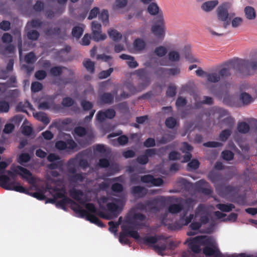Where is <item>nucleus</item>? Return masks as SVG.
I'll return each instance as SVG.
<instances>
[{
    "mask_svg": "<svg viewBox=\"0 0 257 257\" xmlns=\"http://www.w3.org/2000/svg\"><path fill=\"white\" fill-rule=\"evenodd\" d=\"M229 65L243 76L252 75L257 70V61L236 59L229 60Z\"/></svg>",
    "mask_w": 257,
    "mask_h": 257,
    "instance_id": "f257e3e1",
    "label": "nucleus"
},
{
    "mask_svg": "<svg viewBox=\"0 0 257 257\" xmlns=\"http://www.w3.org/2000/svg\"><path fill=\"white\" fill-rule=\"evenodd\" d=\"M168 237L163 235H156L142 237L140 242L152 246L159 255L164 256V252L167 249V240Z\"/></svg>",
    "mask_w": 257,
    "mask_h": 257,
    "instance_id": "f03ea898",
    "label": "nucleus"
},
{
    "mask_svg": "<svg viewBox=\"0 0 257 257\" xmlns=\"http://www.w3.org/2000/svg\"><path fill=\"white\" fill-rule=\"evenodd\" d=\"M11 171H7L9 177L16 181L17 175H20L22 178L26 180L30 184L35 186L37 183L36 178L33 176L32 173L27 169L21 166H11Z\"/></svg>",
    "mask_w": 257,
    "mask_h": 257,
    "instance_id": "7ed1b4c3",
    "label": "nucleus"
},
{
    "mask_svg": "<svg viewBox=\"0 0 257 257\" xmlns=\"http://www.w3.org/2000/svg\"><path fill=\"white\" fill-rule=\"evenodd\" d=\"M106 207L107 210L110 213L106 214L98 210L94 204L92 203H87L85 205V208L87 210L107 220L112 219L113 217H116L119 214L118 206L116 203L113 202L108 203L106 205Z\"/></svg>",
    "mask_w": 257,
    "mask_h": 257,
    "instance_id": "20e7f679",
    "label": "nucleus"
},
{
    "mask_svg": "<svg viewBox=\"0 0 257 257\" xmlns=\"http://www.w3.org/2000/svg\"><path fill=\"white\" fill-rule=\"evenodd\" d=\"M225 65L227 66L226 67H223L207 73L206 77L208 81L216 83L222 79L230 76L231 75L230 69L233 67L229 65V61L225 64Z\"/></svg>",
    "mask_w": 257,
    "mask_h": 257,
    "instance_id": "39448f33",
    "label": "nucleus"
},
{
    "mask_svg": "<svg viewBox=\"0 0 257 257\" xmlns=\"http://www.w3.org/2000/svg\"><path fill=\"white\" fill-rule=\"evenodd\" d=\"M154 24L151 31L158 38L163 39L165 35V24L163 13H159L154 19Z\"/></svg>",
    "mask_w": 257,
    "mask_h": 257,
    "instance_id": "423d86ee",
    "label": "nucleus"
},
{
    "mask_svg": "<svg viewBox=\"0 0 257 257\" xmlns=\"http://www.w3.org/2000/svg\"><path fill=\"white\" fill-rule=\"evenodd\" d=\"M204 240H206L208 243L206 244H202L204 246L203 249V253L206 256L217 257L220 251L214 240L211 237L205 235H204Z\"/></svg>",
    "mask_w": 257,
    "mask_h": 257,
    "instance_id": "0eeeda50",
    "label": "nucleus"
},
{
    "mask_svg": "<svg viewBox=\"0 0 257 257\" xmlns=\"http://www.w3.org/2000/svg\"><path fill=\"white\" fill-rule=\"evenodd\" d=\"M230 5L225 3L219 6L217 8V16L219 20L224 22L223 27L226 28L230 24V19H228V9Z\"/></svg>",
    "mask_w": 257,
    "mask_h": 257,
    "instance_id": "6e6552de",
    "label": "nucleus"
},
{
    "mask_svg": "<svg viewBox=\"0 0 257 257\" xmlns=\"http://www.w3.org/2000/svg\"><path fill=\"white\" fill-rule=\"evenodd\" d=\"M125 222L128 224L127 225H123L121 226V230L127 235L136 240H139L140 242V235L139 232L136 230H134V229L137 228V223L134 220H126Z\"/></svg>",
    "mask_w": 257,
    "mask_h": 257,
    "instance_id": "1a4fd4ad",
    "label": "nucleus"
},
{
    "mask_svg": "<svg viewBox=\"0 0 257 257\" xmlns=\"http://www.w3.org/2000/svg\"><path fill=\"white\" fill-rule=\"evenodd\" d=\"M92 39L95 42L104 40L106 36L101 33V25L97 21H93L91 23Z\"/></svg>",
    "mask_w": 257,
    "mask_h": 257,
    "instance_id": "9d476101",
    "label": "nucleus"
},
{
    "mask_svg": "<svg viewBox=\"0 0 257 257\" xmlns=\"http://www.w3.org/2000/svg\"><path fill=\"white\" fill-rule=\"evenodd\" d=\"M136 74L139 79L143 81L138 85L139 91H142L150 84L151 82L150 78L148 77L147 70L145 68L137 70Z\"/></svg>",
    "mask_w": 257,
    "mask_h": 257,
    "instance_id": "9b49d317",
    "label": "nucleus"
},
{
    "mask_svg": "<svg viewBox=\"0 0 257 257\" xmlns=\"http://www.w3.org/2000/svg\"><path fill=\"white\" fill-rule=\"evenodd\" d=\"M74 212L79 214L82 218H85L86 219L91 223H94L95 222L98 221V217L95 216V214L91 212L88 210H86L82 209L81 206H78L75 208Z\"/></svg>",
    "mask_w": 257,
    "mask_h": 257,
    "instance_id": "f8f14e48",
    "label": "nucleus"
},
{
    "mask_svg": "<svg viewBox=\"0 0 257 257\" xmlns=\"http://www.w3.org/2000/svg\"><path fill=\"white\" fill-rule=\"evenodd\" d=\"M69 194L73 199L80 204L85 206L87 204V199L86 197H83L84 193L82 190L73 188L70 190Z\"/></svg>",
    "mask_w": 257,
    "mask_h": 257,
    "instance_id": "ddd939ff",
    "label": "nucleus"
},
{
    "mask_svg": "<svg viewBox=\"0 0 257 257\" xmlns=\"http://www.w3.org/2000/svg\"><path fill=\"white\" fill-rule=\"evenodd\" d=\"M67 204H70L71 205V209L74 211L75 208H76L78 206H80L76 202L68 197H64V198H62L61 200L56 203V206L57 207L60 208L64 210H66V205Z\"/></svg>",
    "mask_w": 257,
    "mask_h": 257,
    "instance_id": "4468645a",
    "label": "nucleus"
},
{
    "mask_svg": "<svg viewBox=\"0 0 257 257\" xmlns=\"http://www.w3.org/2000/svg\"><path fill=\"white\" fill-rule=\"evenodd\" d=\"M141 181L145 183H150L155 186H160L163 184V180L161 178H155L153 175H145L141 177Z\"/></svg>",
    "mask_w": 257,
    "mask_h": 257,
    "instance_id": "2eb2a0df",
    "label": "nucleus"
},
{
    "mask_svg": "<svg viewBox=\"0 0 257 257\" xmlns=\"http://www.w3.org/2000/svg\"><path fill=\"white\" fill-rule=\"evenodd\" d=\"M131 193L136 198H143L148 193L147 189L141 186H135L131 188Z\"/></svg>",
    "mask_w": 257,
    "mask_h": 257,
    "instance_id": "dca6fc26",
    "label": "nucleus"
},
{
    "mask_svg": "<svg viewBox=\"0 0 257 257\" xmlns=\"http://www.w3.org/2000/svg\"><path fill=\"white\" fill-rule=\"evenodd\" d=\"M117 93V91L114 90L112 93L104 92L99 97V101L100 104H111L113 102L114 96Z\"/></svg>",
    "mask_w": 257,
    "mask_h": 257,
    "instance_id": "f3484780",
    "label": "nucleus"
},
{
    "mask_svg": "<svg viewBox=\"0 0 257 257\" xmlns=\"http://www.w3.org/2000/svg\"><path fill=\"white\" fill-rule=\"evenodd\" d=\"M163 197H156L151 200L146 201L147 210L148 211H154L156 212L160 211V208L158 206L159 202L162 201Z\"/></svg>",
    "mask_w": 257,
    "mask_h": 257,
    "instance_id": "a211bd4d",
    "label": "nucleus"
},
{
    "mask_svg": "<svg viewBox=\"0 0 257 257\" xmlns=\"http://www.w3.org/2000/svg\"><path fill=\"white\" fill-rule=\"evenodd\" d=\"M45 34L47 36H58L59 38L61 39H65L66 37V32L61 33V29L59 27H55L54 28H49L45 30Z\"/></svg>",
    "mask_w": 257,
    "mask_h": 257,
    "instance_id": "6ab92c4d",
    "label": "nucleus"
},
{
    "mask_svg": "<svg viewBox=\"0 0 257 257\" xmlns=\"http://www.w3.org/2000/svg\"><path fill=\"white\" fill-rule=\"evenodd\" d=\"M205 208L203 205L199 204L195 210V214L196 216L201 215L200 218V223L202 224H206L209 221V217L207 214L204 215Z\"/></svg>",
    "mask_w": 257,
    "mask_h": 257,
    "instance_id": "aec40b11",
    "label": "nucleus"
},
{
    "mask_svg": "<svg viewBox=\"0 0 257 257\" xmlns=\"http://www.w3.org/2000/svg\"><path fill=\"white\" fill-rule=\"evenodd\" d=\"M69 74L70 76L68 78L59 77L55 83L58 85H65L68 84H72L75 82L74 79V73L71 70H68Z\"/></svg>",
    "mask_w": 257,
    "mask_h": 257,
    "instance_id": "412c9836",
    "label": "nucleus"
},
{
    "mask_svg": "<svg viewBox=\"0 0 257 257\" xmlns=\"http://www.w3.org/2000/svg\"><path fill=\"white\" fill-rule=\"evenodd\" d=\"M10 187L11 189H9V190H14L16 192L24 193L27 195L30 194L29 189H27L24 187L18 182L12 181Z\"/></svg>",
    "mask_w": 257,
    "mask_h": 257,
    "instance_id": "4be33fe9",
    "label": "nucleus"
},
{
    "mask_svg": "<svg viewBox=\"0 0 257 257\" xmlns=\"http://www.w3.org/2000/svg\"><path fill=\"white\" fill-rule=\"evenodd\" d=\"M208 178L212 183L215 184L223 180V176L221 173L212 170L208 173Z\"/></svg>",
    "mask_w": 257,
    "mask_h": 257,
    "instance_id": "5701e85b",
    "label": "nucleus"
},
{
    "mask_svg": "<svg viewBox=\"0 0 257 257\" xmlns=\"http://www.w3.org/2000/svg\"><path fill=\"white\" fill-rule=\"evenodd\" d=\"M194 98L195 101L194 103V106L196 109L201 108L203 104L211 105L213 103L212 98L210 96H204V99L202 101L197 100V97H195Z\"/></svg>",
    "mask_w": 257,
    "mask_h": 257,
    "instance_id": "b1692460",
    "label": "nucleus"
},
{
    "mask_svg": "<svg viewBox=\"0 0 257 257\" xmlns=\"http://www.w3.org/2000/svg\"><path fill=\"white\" fill-rule=\"evenodd\" d=\"M217 0L209 1L203 3L201 8L206 12H209L213 10L218 4Z\"/></svg>",
    "mask_w": 257,
    "mask_h": 257,
    "instance_id": "393cba45",
    "label": "nucleus"
},
{
    "mask_svg": "<svg viewBox=\"0 0 257 257\" xmlns=\"http://www.w3.org/2000/svg\"><path fill=\"white\" fill-rule=\"evenodd\" d=\"M119 57L122 60H128L127 64L131 68H135L139 65L138 62L135 60L134 57L132 56L122 54L120 55Z\"/></svg>",
    "mask_w": 257,
    "mask_h": 257,
    "instance_id": "a878e982",
    "label": "nucleus"
},
{
    "mask_svg": "<svg viewBox=\"0 0 257 257\" xmlns=\"http://www.w3.org/2000/svg\"><path fill=\"white\" fill-rule=\"evenodd\" d=\"M11 182H10V178L3 174L0 175V186L4 189L9 190L11 189L10 186Z\"/></svg>",
    "mask_w": 257,
    "mask_h": 257,
    "instance_id": "bb28decb",
    "label": "nucleus"
},
{
    "mask_svg": "<svg viewBox=\"0 0 257 257\" xmlns=\"http://www.w3.org/2000/svg\"><path fill=\"white\" fill-rule=\"evenodd\" d=\"M157 74L168 73L170 75H175L180 73V69L178 68L166 69L162 67L159 68L156 72Z\"/></svg>",
    "mask_w": 257,
    "mask_h": 257,
    "instance_id": "cd10ccee",
    "label": "nucleus"
},
{
    "mask_svg": "<svg viewBox=\"0 0 257 257\" xmlns=\"http://www.w3.org/2000/svg\"><path fill=\"white\" fill-rule=\"evenodd\" d=\"M85 176L82 173H77L73 174L69 176V181L71 183H74L75 184L79 182H83L85 180Z\"/></svg>",
    "mask_w": 257,
    "mask_h": 257,
    "instance_id": "c85d7f7f",
    "label": "nucleus"
},
{
    "mask_svg": "<svg viewBox=\"0 0 257 257\" xmlns=\"http://www.w3.org/2000/svg\"><path fill=\"white\" fill-rule=\"evenodd\" d=\"M146 43L141 38H137L133 43L134 48L137 51H142L146 47Z\"/></svg>",
    "mask_w": 257,
    "mask_h": 257,
    "instance_id": "c756f323",
    "label": "nucleus"
},
{
    "mask_svg": "<svg viewBox=\"0 0 257 257\" xmlns=\"http://www.w3.org/2000/svg\"><path fill=\"white\" fill-rule=\"evenodd\" d=\"M14 61L13 59H10L7 64L6 69L2 70V76L0 77L1 78L5 79L8 77V73L13 71Z\"/></svg>",
    "mask_w": 257,
    "mask_h": 257,
    "instance_id": "7c9ffc66",
    "label": "nucleus"
},
{
    "mask_svg": "<svg viewBox=\"0 0 257 257\" xmlns=\"http://www.w3.org/2000/svg\"><path fill=\"white\" fill-rule=\"evenodd\" d=\"M77 162L78 160L76 158H71L67 163V170L71 175L76 172Z\"/></svg>",
    "mask_w": 257,
    "mask_h": 257,
    "instance_id": "2f4dec72",
    "label": "nucleus"
},
{
    "mask_svg": "<svg viewBox=\"0 0 257 257\" xmlns=\"http://www.w3.org/2000/svg\"><path fill=\"white\" fill-rule=\"evenodd\" d=\"M84 25L81 24V26H78L74 27L72 30V35L76 39H79L84 31Z\"/></svg>",
    "mask_w": 257,
    "mask_h": 257,
    "instance_id": "473e14b6",
    "label": "nucleus"
},
{
    "mask_svg": "<svg viewBox=\"0 0 257 257\" xmlns=\"http://www.w3.org/2000/svg\"><path fill=\"white\" fill-rule=\"evenodd\" d=\"M63 69H67V68L62 66H54L50 69V73L54 77L60 76L62 74Z\"/></svg>",
    "mask_w": 257,
    "mask_h": 257,
    "instance_id": "72a5a7b5",
    "label": "nucleus"
},
{
    "mask_svg": "<svg viewBox=\"0 0 257 257\" xmlns=\"http://www.w3.org/2000/svg\"><path fill=\"white\" fill-rule=\"evenodd\" d=\"M184 208V206L181 203L173 204L168 207V211L171 214H177L180 212Z\"/></svg>",
    "mask_w": 257,
    "mask_h": 257,
    "instance_id": "f704fd0d",
    "label": "nucleus"
},
{
    "mask_svg": "<svg viewBox=\"0 0 257 257\" xmlns=\"http://www.w3.org/2000/svg\"><path fill=\"white\" fill-rule=\"evenodd\" d=\"M216 207L222 212H228L235 208V206L230 203H219L216 205Z\"/></svg>",
    "mask_w": 257,
    "mask_h": 257,
    "instance_id": "c9c22d12",
    "label": "nucleus"
},
{
    "mask_svg": "<svg viewBox=\"0 0 257 257\" xmlns=\"http://www.w3.org/2000/svg\"><path fill=\"white\" fill-rule=\"evenodd\" d=\"M148 12L150 15L153 16L156 15L158 16L159 13H163L162 12H159V7L155 3H152L149 4L148 7Z\"/></svg>",
    "mask_w": 257,
    "mask_h": 257,
    "instance_id": "e433bc0d",
    "label": "nucleus"
},
{
    "mask_svg": "<svg viewBox=\"0 0 257 257\" xmlns=\"http://www.w3.org/2000/svg\"><path fill=\"white\" fill-rule=\"evenodd\" d=\"M244 13L246 18L248 20H253L255 18V12L254 9L252 7H246L244 8Z\"/></svg>",
    "mask_w": 257,
    "mask_h": 257,
    "instance_id": "4c0bfd02",
    "label": "nucleus"
},
{
    "mask_svg": "<svg viewBox=\"0 0 257 257\" xmlns=\"http://www.w3.org/2000/svg\"><path fill=\"white\" fill-rule=\"evenodd\" d=\"M34 116L39 120L42 122L45 125H47L50 121L47 114L43 112H37Z\"/></svg>",
    "mask_w": 257,
    "mask_h": 257,
    "instance_id": "58836bf2",
    "label": "nucleus"
},
{
    "mask_svg": "<svg viewBox=\"0 0 257 257\" xmlns=\"http://www.w3.org/2000/svg\"><path fill=\"white\" fill-rule=\"evenodd\" d=\"M187 214V211H185L181 216L180 221L182 222L183 225H187L191 222L194 218V214H190L188 216H186Z\"/></svg>",
    "mask_w": 257,
    "mask_h": 257,
    "instance_id": "ea45409f",
    "label": "nucleus"
},
{
    "mask_svg": "<svg viewBox=\"0 0 257 257\" xmlns=\"http://www.w3.org/2000/svg\"><path fill=\"white\" fill-rule=\"evenodd\" d=\"M239 99L244 105H248L253 101L251 96L246 92H242L240 95Z\"/></svg>",
    "mask_w": 257,
    "mask_h": 257,
    "instance_id": "a19ab883",
    "label": "nucleus"
},
{
    "mask_svg": "<svg viewBox=\"0 0 257 257\" xmlns=\"http://www.w3.org/2000/svg\"><path fill=\"white\" fill-rule=\"evenodd\" d=\"M108 34L109 37L114 41H118L121 39L122 37V35L121 33L114 29H109L108 31Z\"/></svg>",
    "mask_w": 257,
    "mask_h": 257,
    "instance_id": "79ce46f5",
    "label": "nucleus"
},
{
    "mask_svg": "<svg viewBox=\"0 0 257 257\" xmlns=\"http://www.w3.org/2000/svg\"><path fill=\"white\" fill-rule=\"evenodd\" d=\"M250 129L249 125L245 122H240L237 124V130L241 134L247 133Z\"/></svg>",
    "mask_w": 257,
    "mask_h": 257,
    "instance_id": "37998d69",
    "label": "nucleus"
},
{
    "mask_svg": "<svg viewBox=\"0 0 257 257\" xmlns=\"http://www.w3.org/2000/svg\"><path fill=\"white\" fill-rule=\"evenodd\" d=\"M83 64L87 70L90 73H93L94 72V63L91 61L90 59H87L84 60Z\"/></svg>",
    "mask_w": 257,
    "mask_h": 257,
    "instance_id": "c03bdc74",
    "label": "nucleus"
},
{
    "mask_svg": "<svg viewBox=\"0 0 257 257\" xmlns=\"http://www.w3.org/2000/svg\"><path fill=\"white\" fill-rule=\"evenodd\" d=\"M99 19L100 20L104 25H107L109 23V14L106 10H103L98 15Z\"/></svg>",
    "mask_w": 257,
    "mask_h": 257,
    "instance_id": "a18cd8bd",
    "label": "nucleus"
},
{
    "mask_svg": "<svg viewBox=\"0 0 257 257\" xmlns=\"http://www.w3.org/2000/svg\"><path fill=\"white\" fill-rule=\"evenodd\" d=\"M232 133L231 129H225L221 131L219 135V139L222 142H225Z\"/></svg>",
    "mask_w": 257,
    "mask_h": 257,
    "instance_id": "49530a36",
    "label": "nucleus"
},
{
    "mask_svg": "<svg viewBox=\"0 0 257 257\" xmlns=\"http://www.w3.org/2000/svg\"><path fill=\"white\" fill-rule=\"evenodd\" d=\"M87 130L81 126H76L74 129V134L79 137H83L87 134Z\"/></svg>",
    "mask_w": 257,
    "mask_h": 257,
    "instance_id": "de8ad7c7",
    "label": "nucleus"
},
{
    "mask_svg": "<svg viewBox=\"0 0 257 257\" xmlns=\"http://www.w3.org/2000/svg\"><path fill=\"white\" fill-rule=\"evenodd\" d=\"M31 159V156L28 153H22L19 157L18 162L21 164L23 165L25 163H28Z\"/></svg>",
    "mask_w": 257,
    "mask_h": 257,
    "instance_id": "09e8293b",
    "label": "nucleus"
},
{
    "mask_svg": "<svg viewBox=\"0 0 257 257\" xmlns=\"http://www.w3.org/2000/svg\"><path fill=\"white\" fill-rule=\"evenodd\" d=\"M27 35L28 39L36 41L39 38L40 34L37 30H32L28 32Z\"/></svg>",
    "mask_w": 257,
    "mask_h": 257,
    "instance_id": "8fccbe9b",
    "label": "nucleus"
},
{
    "mask_svg": "<svg viewBox=\"0 0 257 257\" xmlns=\"http://www.w3.org/2000/svg\"><path fill=\"white\" fill-rule=\"evenodd\" d=\"M165 123L168 128H173L176 125L177 120L174 117L170 116L166 118Z\"/></svg>",
    "mask_w": 257,
    "mask_h": 257,
    "instance_id": "3c124183",
    "label": "nucleus"
},
{
    "mask_svg": "<svg viewBox=\"0 0 257 257\" xmlns=\"http://www.w3.org/2000/svg\"><path fill=\"white\" fill-rule=\"evenodd\" d=\"M80 104L84 111L91 110L93 107V104L92 102L86 100H82L80 102Z\"/></svg>",
    "mask_w": 257,
    "mask_h": 257,
    "instance_id": "603ef678",
    "label": "nucleus"
},
{
    "mask_svg": "<svg viewBox=\"0 0 257 257\" xmlns=\"http://www.w3.org/2000/svg\"><path fill=\"white\" fill-rule=\"evenodd\" d=\"M169 60L172 62L178 61L180 59V55L178 52L172 51H170L168 54Z\"/></svg>",
    "mask_w": 257,
    "mask_h": 257,
    "instance_id": "864d4df0",
    "label": "nucleus"
},
{
    "mask_svg": "<svg viewBox=\"0 0 257 257\" xmlns=\"http://www.w3.org/2000/svg\"><path fill=\"white\" fill-rule=\"evenodd\" d=\"M221 155L223 159L226 161H231L234 157V154L229 150L223 151Z\"/></svg>",
    "mask_w": 257,
    "mask_h": 257,
    "instance_id": "5fc2aeb1",
    "label": "nucleus"
},
{
    "mask_svg": "<svg viewBox=\"0 0 257 257\" xmlns=\"http://www.w3.org/2000/svg\"><path fill=\"white\" fill-rule=\"evenodd\" d=\"M25 61L28 64L34 63L36 61V58L33 52H30L25 57Z\"/></svg>",
    "mask_w": 257,
    "mask_h": 257,
    "instance_id": "6e6d98bb",
    "label": "nucleus"
},
{
    "mask_svg": "<svg viewBox=\"0 0 257 257\" xmlns=\"http://www.w3.org/2000/svg\"><path fill=\"white\" fill-rule=\"evenodd\" d=\"M74 103V100L70 97H66L63 98L61 104L64 107H70Z\"/></svg>",
    "mask_w": 257,
    "mask_h": 257,
    "instance_id": "4d7b16f0",
    "label": "nucleus"
},
{
    "mask_svg": "<svg viewBox=\"0 0 257 257\" xmlns=\"http://www.w3.org/2000/svg\"><path fill=\"white\" fill-rule=\"evenodd\" d=\"M145 219H146V216L145 215H144L141 213H136L134 214L132 218H128L126 220H134L136 222V223L137 224V226L138 225H139V223L137 222V221H136L137 220L142 221L145 220Z\"/></svg>",
    "mask_w": 257,
    "mask_h": 257,
    "instance_id": "13d9d810",
    "label": "nucleus"
},
{
    "mask_svg": "<svg viewBox=\"0 0 257 257\" xmlns=\"http://www.w3.org/2000/svg\"><path fill=\"white\" fill-rule=\"evenodd\" d=\"M155 53L158 56L163 57L167 54V50L163 46H159L155 49Z\"/></svg>",
    "mask_w": 257,
    "mask_h": 257,
    "instance_id": "bf43d9fd",
    "label": "nucleus"
},
{
    "mask_svg": "<svg viewBox=\"0 0 257 257\" xmlns=\"http://www.w3.org/2000/svg\"><path fill=\"white\" fill-rule=\"evenodd\" d=\"M43 88L42 84L39 82H34L31 84V91L32 92H37L41 91Z\"/></svg>",
    "mask_w": 257,
    "mask_h": 257,
    "instance_id": "052dcab7",
    "label": "nucleus"
},
{
    "mask_svg": "<svg viewBox=\"0 0 257 257\" xmlns=\"http://www.w3.org/2000/svg\"><path fill=\"white\" fill-rule=\"evenodd\" d=\"M109 225V230L110 232L116 234L117 231V228L120 225L119 223H115L112 221H109L108 222Z\"/></svg>",
    "mask_w": 257,
    "mask_h": 257,
    "instance_id": "680f3d73",
    "label": "nucleus"
},
{
    "mask_svg": "<svg viewBox=\"0 0 257 257\" xmlns=\"http://www.w3.org/2000/svg\"><path fill=\"white\" fill-rule=\"evenodd\" d=\"M128 236L127 235L122 231L120 232L119 236V241L121 244H128L130 243V241L128 238H126Z\"/></svg>",
    "mask_w": 257,
    "mask_h": 257,
    "instance_id": "e2e57ef3",
    "label": "nucleus"
},
{
    "mask_svg": "<svg viewBox=\"0 0 257 257\" xmlns=\"http://www.w3.org/2000/svg\"><path fill=\"white\" fill-rule=\"evenodd\" d=\"M177 87L175 85H169L166 91V95L168 97H173L176 94Z\"/></svg>",
    "mask_w": 257,
    "mask_h": 257,
    "instance_id": "0e129e2a",
    "label": "nucleus"
},
{
    "mask_svg": "<svg viewBox=\"0 0 257 257\" xmlns=\"http://www.w3.org/2000/svg\"><path fill=\"white\" fill-rule=\"evenodd\" d=\"M136 161L141 165H145L148 164L149 160L144 154V155L139 156L136 159Z\"/></svg>",
    "mask_w": 257,
    "mask_h": 257,
    "instance_id": "69168bd1",
    "label": "nucleus"
},
{
    "mask_svg": "<svg viewBox=\"0 0 257 257\" xmlns=\"http://www.w3.org/2000/svg\"><path fill=\"white\" fill-rule=\"evenodd\" d=\"M113 71V69L112 68H110L106 70L102 71L99 73L98 77L100 79L106 78L110 75Z\"/></svg>",
    "mask_w": 257,
    "mask_h": 257,
    "instance_id": "338daca9",
    "label": "nucleus"
},
{
    "mask_svg": "<svg viewBox=\"0 0 257 257\" xmlns=\"http://www.w3.org/2000/svg\"><path fill=\"white\" fill-rule=\"evenodd\" d=\"M98 166L101 168H106L109 167L110 162L106 158H101L99 160Z\"/></svg>",
    "mask_w": 257,
    "mask_h": 257,
    "instance_id": "774afa93",
    "label": "nucleus"
}]
</instances>
